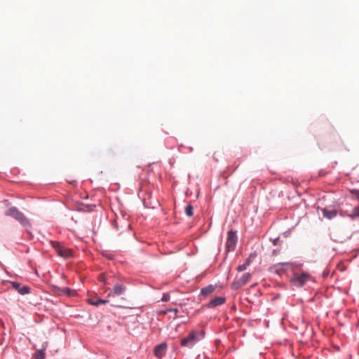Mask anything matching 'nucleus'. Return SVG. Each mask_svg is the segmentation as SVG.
Masks as SVG:
<instances>
[{
    "mask_svg": "<svg viewBox=\"0 0 359 359\" xmlns=\"http://www.w3.org/2000/svg\"><path fill=\"white\" fill-rule=\"evenodd\" d=\"M205 337L204 329H194L191 330L189 334L180 339V345L182 347L192 348L198 342L202 341Z\"/></svg>",
    "mask_w": 359,
    "mask_h": 359,
    "instance_id": "f257e3e1",
    "label": "nucleus"
},
{
    "mask_svg": "<svg viewBox=\"0 0 359 359\" xmlns=\"http://www.w3.org/2000/svg\"><path fill=\"white\" fill-rule=\"evenodd\" d=\"M6 216H9L17 220L27 230L32 228V224L26 216L16 207L12 206L5 212Z\"/></svg>",
    "mask_w": 359,
    "mask_h": 359,
    "instance_id": "f03ea898",
    "label": "nucleus"
},
{
    "mask_svg": "<svg viewBox=\"0 0 359 359\" xmlns=\"http://www.w3.org/2000/svg\"><path fill=\"white\" fill-rule=\"evenodd\" d=\"M311 280V275L306 271H303L302 273H293L290 278V283L294 287L300 288Z\"/></svg>",
    "mask_w": 359,
    "mask_h": 359,
    "instance_id": "7ed1b4c3",
    "label": "nucleus"
},
{
    "mask_svg": "<svg viewBox=\"0 0 359 359\" xmlns=\"http://www.w3.org/2000/svg\"><path fill=\"white\" fill-rule=\"evenodd\" d=\"M50 243L58 256L65 259L69 258L72 256V250L63 247L61 243L51 241Z\"/></svg>",
    "mask_w": 359,
    "mask_h": 359,
    "instance_id": "20e7f679",
    "label": "nucleus"
},
{
    "mask_svg": "<svg viewBox=\"0 0 359 359\" xmlns=\"http://www.w3.org/2000/svg\"><path fill=\"white\" fill-rule=\"evenodd\" d=\"M237 241L238 237L236 235V231H233L232 230L228 231L226 243V248L227 250L229 252L234 251L237 244Z\"/></svg>",
    "mask_w": 359,
    "mask_h": 359,
    "instance_id": "39448f33",
    "label": "nucleus"
},
{
    "mask_svg": "<svg viewBox=\"0 0 359 359\" xmlns=\"http://www.w3.org/2000/svg\"><path fill=\"white\" fill-rule=\"evenodd\" d=\"M252 275L250 273H243L238 279H236L231 284V289L236 290L247 284L251 279Z\"/></svg>",
    "mask_w": 359,
    "mask_h": 359,
    "instance_id": "423d86ee",
    "label": "nucleus"
},
{
    "mask_svg": "<svg viewBox=\"0 0 359 359\" xmlns=\"http://www.w3.org/2000/svg\"><path fill=\"white\" fill-rule=\"evenodd\" d=\"M11 284L12 287L15 289L20 294L25 295L31 292V288L27 285H21V284L16 281H11Z\"/></svg>",
    "mask_w": 359,
    "mask_h": 359,
    "instance_id": "0eeeda50",
    "label": "nucleus"
},
{
    "mask_svg": "<svg viewBox=\"0 0 359 359\" xmlns=\"http://www.w3.org/2000/svg\"><path fill=\"white\" fill-rule=\"evenodd\" d=\"M293 264L290 262H279L275 264L271 269L273 272L280 275L285 273L287 269V266L292 265Z\"/></svg>",
    "mask_w": 359,
    "mask_h": 359,
    "instance_id": "6e6552de",
    "label": "nucleus"
},
{
    "mask_svg": "<svg viewBox=\"0 0 359 359\" xmlns=\"http://www.w3.org/2000/svg\"><path fill=\"white\" fill-rule=\"evenodd\" d=\"M126 291V286L123 284L116 283L114 285L112 290L108 293V297L120 296Z\"/></svg>",
    "mask_w": 359,
    "mask_h": 359,
    "instance_id": "1a4fd4ad",
    "label": "nucleus"
},
{
    "mask_svg": "<svg viewBox=\"0 0 359 359\" xmlns=\"http://www.w3.org/2000/svg\"><path fill=\"white\" fill-rule=\"evenodd\" d=\"M167 344L162 342L156 345L154 348V354L158 359H161L166 353Z\"/></svg>",
    "mask_w": 359,
    "mask_h": 359,
    "instance_id": "9d476101",
    "label": "nucleus"
},
{
    "mask_svg": "<svg viewBox=\"0 0 359 359\" xmlns=\"http://www.w3.org/2000/svg\"><path fill=\"white\" fill-rule=\"evenodd\" d=\"M226 302V297H216L211 299L208 304L205 305V307L208 309L215 308L217 306L222 305Z\"/></svg>",
    "mask_w": 359,
    "mask_h": 359,
    "instance_id": "9b49d317",
    "label": "nucleus"
},
{
    "mask_svg": "<svg viewBox=\"0 0 359 359\" xmlns=\"http://www.w3.org/2000/svg\"><path fill=\"white\" fill-rule=\"evenodd\" d=\"M216 288H217L216 285H208V286L201 288L200 294L203 297H207L208 295H209L211 293H212L213 292H215Z\"/></svg>",
    "mask_w": 359,
    "mask_h": 359,
    "instance_id": "f8f14e48",
    "label": "nucleus"
},
{
    "mask_svg": "<svg viewBox=\"0 0 359 359\" xmlns=\"http://www.w3.org/2000/svg\"><path fill=\"white\" fill-rule=\"evenodd\" d=\"M321 211L323 217L329 219L335 217L337 215V211L335 209L328 210L327 208H323Z\"/></svg>",
    "mask_w": 359,
    "mask_h": 359,
    "instance_id": "ddd939ff",
    "label": "nucleus"
},
{
    "mask_svg": "<svg viewBox=\"0 0 359 359\" xmlns=\"http://www.w3.org/2000/svg\"><path fill=\"white\" fill-rule=\"evenodd\" d=\"M88 302L90 304H91V305H93V306H98L100 304L108 303L109 300H107V299H102L101 298H98V299H89L88 300Z\"/></svg>",
    "mask_w": 359,
    "mask_h": 359,
    "instance_id": "4468645a",
    "label": "nucleus"
},
{
    "mask_svg": "<svg viewBox=\"0 0 359 359\" xmlns=\"http://www.w3.org/2000/svg\"><path fill=\"white\" fill-rule=\"evenodd\" d=\"M45 355L44 350L39 349L33 354L32 359H45Z\"/></svg>",
    "mask_w": 359,
    "mask_h": 359,
    "instance_id": "2eb2a0df",
    "label": "nucleus"
},
{
    "mask_svg": "<svg viewBox=\"0 0 359 359\" xmlns=\"http://www.w3.org/2000/svg\"><path fill=\"white\" fill-rule=\"evenodd\" d=\"M351 219L359 217V206L355 207L352 209L351 212L348 215Z\"/></svg>",
    "mask_w": 359,
    "mask_h": 359,
    "instance_id": "dca6fc26",
    "label": "nucleus"
},
{
    "mask_svg": "<svg viewBox=\"0 0 359 359\" xmlns=\"http://www.w3.org/2000/svg\"><path fill=\"white\" fill-rule=\"evenodd\" d=\"M185 214L188 217H191L194 214V207L192 205L189 204L185 207Z\"/></svg>",
    "mask_w": 359,
    "mask_h": 359,
    "instance_id": "f3484780",
    "label": "nucleus"
},
{
    "mask_svg": "<svg viewBox=\"0 0 359 359\" xmlns=\"http://www.w3.org/2000/svg\"><path fill=\"white\" fill-rule=\"evenodd\" d=\"M255 257H256V254H255V253H251V254L249 255L248 258L246 259V261H245V264L249 266L251 264V263H252V259H253Z\"/></svg>",
    "mask_w": 359,
    "mask_h": 359,
    "instance_id": "a211bd4d",
    "label": "nucleus"
},
{
    "mask_svg": "<svg viewBox=\"0 0 359 359\" xmlns=\"http://www.w3.org/2000/svg\"><path fill=\"white\" fill-rule=\"evenodd\" d=\"M293 264L292 265L287 266V269H291L292 270H294L296 269L301 268L302 266V264L295 263V262H291Z\"/></svg>",
    "mask_w": 359,
    "mask_h": 359,
    "instance_id": "6ab92c4d",
    "label": "nucleus"
},
{
    "mask_svg": "<svg viewBox=\"0 0 359 359\" xmlns=\"http://www.w3.org/2000/svg\"><path fill=\"white\" fill-rule=\"evenodd\" d=\"M248 267V266L245 263H243V264L238 266L237 271L238 272H242V271L246 270Z\"/></svg>",
    "mask_w": 359,
    "mask_h": 359,
    "instance_id": "aec40b11",
    "label": "nucleus"
},
{
    "mask_svg": "<svg viewBox=\"0 0 359 359\" xmlns=\"http://www.w3.org/2000/svg\"><path fill=\"white\" fill-rule=\"evenodd\" d=\"M99 280L100 282H102L104 284L107 285V284H109V283H107V280H106V277L104 274H101L99 277Z\"/></svg>",
    "mask_w": 359,
    "mask_h": 359,
    "instance_id": "412c9836",
    "label": "nucleus"
},
{
    "mask_svg": "<svg viewBox=\"0 0 359 359\" xmlns=\"http://www.w3.org/2000/svg\"><path fill=\"white\" fill-rule=\"evenodd\" d=\"M170 300V295L168 294H163L161 301L163 302H168Z\"/></svg>",
    "mask_w": 359,
    "mask_h": 359,
    "instance_id": "4be33fe9",
    "label": "nucleus"
},
{
    "mask_svg": "<svg viewBox=\"0 0 359 359\" xmlns=\"http://www.w3.org/2000/svg\"><path fill=\"white\" fill-rule=\"evenodd\" d=\"M351 192L359 200V189H352Z\"/></svg>",
    "mask_w": 359,
    "mask_h": 359,
    "instance_id": "5701e85b",
    "label": "nucleus"
},
{
    "mask_svg": "<svg viewBox=\"0 0 359 359\" xmlns=\"http://www.w3.org/2000/svg\"><path fill=\"white\" fill-rule=\"evenodd\" d=\"M278 242H279V238H276L273 240V245H277L278 244Z\"/></svg>",
    "mask_w": 359,
    "mask_h": 359,
    "instance_id": "b1692460",
    "label": "nucleus"
}]
</instances>
